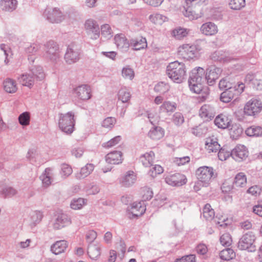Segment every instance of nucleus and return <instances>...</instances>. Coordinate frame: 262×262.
<instances>
[{
    "instance_id": "32",
    "label": "nucleus",
    "mask_w": 262,
    "mask_h": 262,
    "mask_svg": "<svg viewBox=\"0 0 262 262\" xmlns=\"http://www.w3.org/2000/svg\"><path fill=\"white\" fill-rule=\"evenodd\" d=\"M53 173L52 170L50 168H47L42 173L40 178L45 186H49L53 181Z\"/></svg>"
},
{
    "instance_id": "21",
    "label": "nucleus",
    "mask_w": 262,
    "mask_h": 262,
    "mask_svg": "<svg viewBox=\"0 0 262 262\" xmlns=\"http://www.w3.org/2000/svg\"><path fill=\"white\" fill-rule=\"evenodd\" d=\"M122 154L119 151H113L105 156L106 162L111 164H119L122 162Z\"/></svg>"
},
{
    "instance_id": "39",
    "label": "nucleus",
    "mask_w": 262,
    "mask_h": 262,
    "mask_svg": "<svg viewBox=\"0 0 262 262\" xmlns=\"http://www.w3.org/2000/svg\"><path fill=\"white\" fill-rule=\"evenodd\" d=\"M219 255L222 259L229 260L235 258V253L233 249L231 248H226L222 250L220 252Z\"/></svg>"
},
{
    "instance_id": "53",
    "label": "nucleus",
    "mask_w": 262,
    "mask_h": 262,
    "mask_svg": "<svg viewBox=\"0 0 262 262\" xmlns=\"http://www.w3.org/2000/svg\"><path fill=\"white\" fill-rule=\"evenodd\" d=\"M245 5V0H231L229 5L232 9L239 10Z\"/></svg>"
},
{
    "instance_id": "48",
    "label": "nucleus",
    "mask_w": 262,
    "mask_h": 262,
    "mask_svg": "<svg viewBox=\"0 0 262 262\" xmlns=\"http://www.w3.org/2000/svg\"><path fill=\"white\" fill-rule=\"evenodd\" d=\"M188 33V31L185 28H177L173 30V36L178 39H181L185 37Z\"/></svg>"
},
{
    "instance_id": "22",
    "label": "nucleus",
    "mask_w": 262,
    "mask_h": 262,
    "mask_svg": "<svg viewBox=\"0 0 262 262\" xmlns=\"http://www.w3.org/2000/svg\"><path fill=\"white\" fill-rule=\"evenodd\" d=\"M231 120L227 116L223 114L219 115L214 119V122L219 128L226 129L230 126Z\"/></svg>"
},
{
    "instance_id": "62",
    "label": "nucleus",
    "mask_w": 262,
    "mask_h": 262,
    "mask_svg": "<svg viewBox=\"0 0 262 262\" xmlns=\"http://www.w3.org/2000/svg\"><path fill=\"white\" fill-rule=\"evenodd\" d=\"M115 121V118L107 117L103 121L102 126L105 128H111L114 126Z\"/></svg>"
},
{
    "instance_id": "61",
    "label": "nucleus",
    "mask_w": 262,
    "mask_h": 262,
    "mask_svg": "<svg viewBox=\"0 0 262 262\" xmlns=\"http://www.w3.org/2000/svg\"><path fill=\"white\" fill-rule=\"evenodd\" d=\"M100 191V189L98 186L93 184L88 185L86 187V191L89 195L96 194Z\"/></svg>"
},
{
    "instance_id": "29",
    "label": "nucleus",
    "mask_w": 262,
    "mask_h": 262,
    "mask_svg": "<svg viewBox=\"0 0 262 262\" xmlns=\"http://www.w3.org/2000/svg\"><path fill=\"white\" fill-rule=\"evenodd\" d=\"M130 45L133 47V49L135 50H140L147 46L146 38L142 37L132 39L130 40Z\"/></svg>"
},
{
    "instance_id": "25",
    "label": "nucleus",
    "mask_w": 262,
    "mask_h": 262,
    "mask_svg": "<svg viewBox=\"0 0 262 262\" xmlns=\"http://www.w3.org/2000/svg\"><path fill=\"white\" fill-rule=\"evenodd\" d=\"M164 130L160 126L152 127L148 133V137L154 140H158L163 137Z\"/></svg>"
},
{
    "instance_id": "1",
    "label": "nucleus",
    "mask_w": 262,
    "mask_h": 262,
    "mask_svg": "<svg viewBox=\"0 0 262 262\" xmlns=\"http://www.w3.org/2000/svg\"><path fill=\"white\" fill-rule=\"evenodd\" d=\"M168 76L174 82L180 83L186 78V67L183 62L178 61L171 62L167 66Z\"/></svg>"
},
{
    "instance_id": "26",
    "label": "nucleus",
    "mask_w": 262,
    "mask_h": 262,
    "mask_svg": "<svg viewBox=\"0 0 262 262\" xmlns=\"http://www.w3.org/2000/svg\"><path fill=\"white\" fill-rule=\"evenodd\" d=\"M145 206L141 202H134L132 204L130 211L134 216L142 215L145 211Z\"/></svg>"
},
{
    "instance_id": "63",
    "label": "nucleus",
    "mask_w": 262,
    "mask_h": 262,
    "mask_svg": "<svg viewBox=\"0 0 262 262\" xmlns=\"http://www.w3.org/2000/svg\"><path fill=\"white\" fill-rule=\"evenodd\" d=\"M61 173L62 176L65 178L69 176L72 172V168L66 164H63L61 165Z\"/></svg>"
},
{
    "instance_id": "20",
    "label": "nucleus",
    "mask_w": 262,
    "mask_h": 262,
    "mask_svg": "<svg viewBox=\"0 0 262 262\" xmlns=\"http://www.w3.org/2000/svg\"><path fill=\"white\" fill-rule=\"evenodd\" d=\"M85 28L88 32L93 33L95 35L94 38L97 39L99 37L100 29L97 23L92 19H88L84 24Z\"/></svg>"
},
{
    "instance_id": "52",
    "label": "nucleus",
    "mask_w": 262,
    "mask_h": 262,
    "mask_svg": "<svg viewBox=\"0 0 262 262\" xmlns=\"http://www.w3.org/2000/svg\"><path fill=\"white\" fill-rule=\"evenodd\" d=\"M85 204V200L82 198L73 199L71 203V207L75 210L80 209Z\"/></svg>"
},
{
    "instance_id": "13",
    "label": "nucleus",
    "mask_w": 262,
    "mask_h": 262,
    "mask_svg": "<svg viewBox=\"0 0 262 262\" xmlns=\"http://www.w3.org/2000/svg\"><path fill=\"white\" fill-rule=\"evenodd\" d=\"M167 184L172 186H181L186 183L185 176L179 173L168 175L165 178Z\"/></svg>"
},
{
    "instance_id": "58",
    "label": "nucleus",
    "mask_w": 262,
    "mask_h": 262,
    "mask_svg": "<svg viewBox=\"0 0 262 262\" xmlns=\"http://www.w3.org/2000/svg\"><path fill=\"white\" fill-rule=\"evenodd\" d=\"M141 193L142 198L144 201L149 200L151 199L153 196L152 190L148 187H144L142 189Z\"/></svg>"
},
{
    "instance_id": "55",
    "label": "nucleus",
    "mask_w": 262,
    "mask_h": 262,
    "mask_svg": "<svg viewBox=\"0 0 262 262\" xmlns=\"http://www.w3.org/2000/svg\"><path fill=\"white\" fill-rule=\"evenodd\" d=\"M169 89V85L163 82L158 83L154 88V90L156 92L161 93H164L167 92Z\"/></svg>"
},
{
    "instance_id": "45",
    "label": "nucleus",
    "mask_w": 262,
    "mask_h": 262,
    "mask_svg": "<svg viewBox=\"0 0 262 262\" xmlns=\"http://www.w3.org/2000/svg\"><path fill=\"white\" fill-rule=\"evenodd\" d=\"M177 107V105L174 102H171L170 101L164 102L160 106V110L162 111L166 112L167 113L173 112L175 111Z\"/></svg>"
},
{
    "instance_id": "8",
    "label": "nucleus",
    "mask_w": 262,
    "mask_h": 262,
    "mask_svg": "<svg viewBox=\"0 0 262 262\" xmlns=\"http://www.w3.org/2000/svg\"><path fill=\"white\" fill-rule=\"evenodd\" d=\"M46 57L51 61H56L59 58V50L58 44L53 41H49L45 45Z\"/></svg>"
},
{
    "instance_id": "3",
    "label": "nucleus",
    "mask_w": 262,
    "mask_h": 262,
    "mask_svg": "<svg viewBox=\"0 0 262 262\" xmlns=\"http://www.w3.org/2000/svg\"><path fill=\"white\" fill-rule=\"evenodd\" d=\"M45 77L42 68L40 66L33 67L28 74H23L18 78L22 85L31 87L35 81H41Z\"/></svg>"
},
{
    "instance_id": "46",
    "label": "nucleus",
    "mask_w": 262,
    "mask_h": 262,
    "mask_svg": "<svg viewBox=\"0 0 262 262\" xmlns=\"http://www.w3.org/2000/svg\"><path fill=\"white\" fill-rule=\"evenodd\" d=\"M221 245L225 247H229L232 243V239L229 233H225L222 234L220 238Z\"/></svg>"
},
{
    "instance_id": "57",
    "label": "nucleus",
    "mask_w": 262,
    "mask_h": 262,
    "mask_svg": "<svg viewBox=\"0 0 262 262\" xmlns=\"http://www.w3.org/2000/svg\"><path fill=\"white\" fill-rule=\"evenodd\" d=\"M172 121L176 125L180 126L183 123L184 118L181 113L177 112L173 116Z\"/></svg>"
},
{
    "instance_id": "30",
    "label": "nucleus",
    "mask_w": 262,
    "mask_h": 262,
    "mask_svg": "<svg viewBox=\"0 0 262 262\" xmlns=\"http://www.w3.org/2000/svg\"><path fill=\"white\" fill-rule=\"evenodd\" d=\"M259 76H253L249 74L247 76V81L248 80V84L250 86L256 89L262 88V80L260 79Z\"/></svg>"
},
{
    "instance_id": "41",
    "label": "nucleus",
    "mask_w": 262,
    "mask_h": 262,
    "mask_svg": "<svg viewBox=\"0 0 262 262\" xmlns=\"http://www.w3.org/2000/svg\"><path fill=\"white\" fill-rule=\"evenodd\" d=\"M43 217L42 212L38 210L33 211L31 214V225L35 226L41 221Z\"/></svg>"
},
{
    "instance_id": "34",
    "label": "nucleus",
    "mask_w": 262,
    "mask_h": 262,
    "mask_svg": "<svg viewBox=\"0 0 262 262\" xmlns=\"http://www.w3.org/2000/svg\"><path fill=\"white\" fill-rule=\"evenodd\" d=\"M94 165L93 164H87L82 167L80 171L76 174V177L78 179H83L88 176L93 171Z\"/></svg>"
},
{
    "instance_id": "60",
    "label": "nucleus",
    "mask_w": 262,
    "mask_h": 262,
    "mask_svg": "<svg viewBox=\"0 0 262 262\" xmlns=\"http://www.w3.org/2000/svg\"><path fill=\"white\" fill-rule=\"evenodd\" d=\"M163 172V169L159 165H155L149 172V174L152 178H155L157 174L162 173Z\"/></svg>"
},
{
    "instance_id": "27",
    "label": "nucleus",
    "mask_w": 262,
    "mask_h": 262,
    "mask_svg": "<svg viewBox=\"0 0 262 262\" xmlns=\"http://www.w3.org/2000/svg\"><path fill=\"white\" fill-rule=\"evenodd\" d=\"M68 247L67 242L65 240L57 241L51 247L52 252L56 255L63 252Z\"/></svg>"
},
{
    "instance_id": "50",
    "label": "nucleus",
    "mask_w": 262,
    "mask_h": 262,
    "mask_svg": "<svg viewBox=\"0 0 262 262\" xmlns=\"http://www.w3.org/2000/svg\"><path fill=\"white\" fill-rule=\"evenodd\" d=\"M149 20L155 24H162L165 20L166 17L160 14H154L149 16Z\"/></svg>"
},
{
    "instance_id": "15",
    "label": "nucleus",
    "mask_w": 262,
    "mask_h": 262,
    "mask_svg": "<svg viewBox=\"0 0 262 262\" xmlns=\"http://www.w3.org/2000/svg\"><path fill=\"white\" fill-rule=\"evenodd\" d=\"M215 109L210 104L203 105L199 111L200 116L205 121L211 120L215 116Z\"/></svg>"
},
{
    "instance_id": "9",
    "label": "nucleus",
    "mask_w": 262,
    "mask_h": 262,
    "mask_svg": "<svg viewBox=\"0 0 262 262\" xmlns=\"http://www.w3.org/2000/svg\"><path fill=\"white\" fill-rule=\"evenodd\" d=\"M74 95L77 99L86 101L91 98V89L87 84H81L74 89Z\"/></svg>"
},
{
    "instance_id": "51",
    "label": "nucleus",
    "mask_w": 262,
    "mask_h": 262,
    "mask_svg": "<svg viewBox=\"0 0 262 262\" xmlns=\"http://www.w3.org/2000/svg\"><path fill=\"white\" fill-rule=\"evenodd\" d=\"M122 75L124 78L129 80H132L135 76L134 70L129 66H127L122 69Z\"/></svg>"
},
{
    "instance_id": "40",
    "label": "nucleus",
    "mask_w": 262,
    "mask_h": 262,
    "mask_svg": "<svg viewBox=\"0 0 262 262\" xmlns=\"http://www.w3.org/2000/svg\"><path fill=\"white\" fill-rule=\"evenodd\" d=\"M248 236L249 242L247 241V251L248 252H254L255 251V246L254 243L255 242V237L254 233L252 231H249L247 233V239Z\"/></svg>"
},
{
    "instance_id": "23",
    "label": "nucleus",
    "mask_w": 262,
    "mask_h": 262,
    "mask_svg": "<svg viewBox=\"0 0 262 262\" xmlns=\"http://www.w3.org/2000/svg\"><path fill=\"white\" fill-rule=\"evenodd\" d=\"M232 157L237 162L243 161L246 158V147L243 145H237L232 150Z\"/></svg>"
},
{
    "instance_id": "18",
    "label": "nucleus",
    "mask_w": 262,
    "mask_h": 262,
    "mask_svg": "<svg viewBox=\"0 0 262 262\" xmlns=\"http://www.w3.org/2000/svg\"><path fill=\"white\" fill-rule=\"evenodd\" d=\"M221 145L218 142V139L214 136L206 139L205 149L208 152H216L220 149Z\"/></svg>"
},
{
    "instance_id": "12",
    "label": "nucleus",
    "mask_w": 262,
    "mask_h": 262,
    "mask_svg": "<svg viewBox=\"0 0 262 262\" xmlns=\"http://www.w3.org/2000/svg\"><path fill=\"white\" fill-rule=\"evenodd\" d=\"M185 8L184 15L190 19H196L203 15L202 8L200 5H187Z\"/></svg>"
},
{
    "instance_id": "11",
    "label": "nucleus",
    "mask_w": 262,
    "mask_h": 262,
    "mask_svg": "<svg viewBox=\"0 0 262 262\" xmlns=\"http://www.w3.org/2000/svg\"><path fill=\"white\" fill-rule=\"evenodd\" d=\"M196 174L200 181L208 183L214 176L213 169L211 167H201L197 169Z\"/></svg>"
},
{
    "instance_id": "24",
    "label": "nucleus",
    "mask_w": 262,
    "mask_h": 262,
    "mask_svg": "<svg viewBox=\"0 0 262 262\" xmlns=\"http://www.w3.org/2000/svg\"><path fill=\"white\" fill-rule=\"evenodd\" d=\"M201 32L206 35H213L217 32V27L213 23L208 22L203 24L201 27Z\"/></svg>"
},
{
    "instance_id": "44",
    "label": "nucleus",
    "mask_w": 262,
    "mask_h": 262,
    "mask_svg": "<svg viewBox=\"0 0 262 262\" xmlns=\"http://www.w3.org/2000/svg\"><path fill=\"white\" fill-rule=\"evenodd\" d=\"M262 135V128L260 126H253L247 129V136L258 137Z\"/></svg>"
},
{
    "instance_id": "64",
    "label": "nucleus",
    "mask_w": 262,
    "mask_h": 262,
    "mask_svg": "<svg viewBox=\"0 0 262 262\" xmlns=\"http://www.w3.org/2000/svg\"><path fill=\"white\" fill-rule=\"evenodd\" d=\"M195 256L194 255L191 254L178 259L174 262H195Z\"/></svg>"
},
{
    "instance_id": "19",
    "label": "nucleus",
    "mask_w": 262,
    "mask_h": 262,
    "mask_svg": "<svg viewBox=\"0 0 262 262\" xmlns=\"http://www.w3.org/2000/svg\"><path fill=\"white\" fill-rule=\"evenodd\" d=\"M70 224V219L65 214H60L57 216L53 223L55 230H59Z\"/></svg>"
},
{
    "instance_id": "17",
    "label": "nucleus",
    "mask_w": 262,
    "mask_h": 262,
    "mask_svg": "<svg viewBox=\"0 0 262 262\" xmlns=\"http://www.w3.org/2000/svg\"><path fill=\"white\" fill-rule=\"evenodd\" d=\"M115 43L117 48L122 52L127 51L130 46V43L128 39L124 34H117L114 37Z\"/></svg>"
},
{
    "instance_id": "49",
    "label": "nucleus",
    "mask_w": 262,
    "mask_h": 262,
    "mask_svg": "<svg viewBox=\"0 0 262 262\" xmlns=\"http://www.w3.org/2000/svg\"><path fill=\"white\" fill-rule=\"evenodd\" d=\"M232 150H227L224 147L219 150L218 157L221 161L226 160L230 156L232 157Z\"/></svg>"
},
{
    "instance_id": "4",
    "label": "nucleus",
    "mask_w": 262,
    "mask_h": 262,
    "mask_svg": "<svg viewBox=\"0 0 262 262\" xmlns=\"http://www.w3.org/2000/svg\"><path fill=\"white\" fill-rule=\"evenodd\" d=\"M204 41H198L195 44H184L178 49V54L187 60L193 59L196 57L199 51L202 49L201 45L204 43Z\"/></svg>"
},
{
    "instance_id": "54",
    "label": "nucleus",
    "mask_w": 262,
    "mask_h": 262,
    "mask_svg": "<svg viewBox=\"0 0 262 262\" xmlns=\"http://www.w3.org/2000/svg\"><path fill=\"white\" fill-rule=\"evenodd\" d=\"M101 35L105 38H110L112 36V30L108 24H104L101 27Z\"/></svg>"
},
{
    "instance_id": "37",
    "label": "nucleus",
    "mask_w": 262,
    "mask_h": 262,
    "mask_svg": "<svg viewBox=\"0 0 262 262\" xmlns=\"http://www.w3.org/2000/svg\"><path fill=\"white\" fill-rule=\"evenodd\" d=\"M236 96V94L234 93V90L232 88L225 90L221 93L220 96V100L221 101L228 103L229 102Z\"/></svg>"
},
{
    "instance_id": "43",
    "label": "nucleus",
    "mask_w": 262,
    "mask_h": 262,
    "mask_svg": "<svg viewBox=\"0 0 262 262\" xmlns=\"http://www.w3.org/2000/svg\"><path fill=\"white\" fill-rule=\"evenodd\" d=\"M210 58L214 61H219L221 62L230 61V58L226 57L221 51H215L210 55Z\"/></svg>"
},
{
    "instance_id": "31",
    "label": "nucleus",
    "mask_w": 262,
    "mask_h": 262,
    "mask_svg": "<svg viewBox=\"0 0 262 262\" xmlns=\"http://www.w3.org/2000/svg\"><path fill=\"white\" fill-rule=\"evenodd\" d=\"M88 254L92 259H97L100 255V247L98 245L90 244L88 248Z\"/></svg>"
},
{
    "instance_id": "6",
    "label": "nucleus",
    "mask_w": 262,
    "mask_h": 262,
    "mask_svg": "<svg viewBox=\"0 0 262 262\" xmlns=\"http://www.w3.org/2000/svg\"><path fill=\"white\" fill-rule=\"evenodd\" d=\"M44 15L52 24H59L66 19V15L57 7L47 8L45 10Z\"/></svg>"
},
{
    "instance_id": "38",
    "label": "nucleus",
    "mask_w": 262,
    "mask_h": 262,
    "mask_svg": "<svg viewBox=\"0 0 262 262\" xmlns=\"http://www.w3.org/2000/svg\"><path fill=\"white\" fill-rule=\"evenodd\" d=\"M5 91L9 93H15L17 90L15 82L11 79H6L3 83Z\"/></svg>"
},
{
    "instance_id": "59",
    "label": "nucleus",
    "mask_w": 262,
    "mask_h": 262,
    "mask_svg": "<svg viewBox=\"0 0 262 262\" xmlns=\"http://www.w3.org/2000/svg\"><path fill=\"white\" fill-rule=\"evenodd\" d=\"M2 193L5 197H12L17 193V191L13 187H6L2 190Z\"/></svg>"
},
{
    "instance_id": "10",
    "label": "nucleus",
    "mask_w": 262,
    "mask_h": 262,
    "mask_svg": "<svg viewBox=\"0 0 262 262\" xmlns=\"http://www.w3.org/2000/svg\"><path fill=\"white\" fill-rule=\"evenodd\" d=\"M222 70L221 68L215 66H211L206 70L205 75V82L206 81L209 85H213L215 81L220 77Z\"/></svg>"
},
{
    "instance_id": "36",
    "label": "nucleus",
    "mask_w": 262,
    "mask_h": 262,
    "mask_svg": "<svg viewBox=\"0 0 262 262\" xmlns=\"http://www.w3.org/2000/svg\"><path fill=\"white\" fill-rule=\"evenodd\" d=\"M233 186L236 188H243L246 185V175L244 172L238 173L234 178Z\"/></svg>"
},
{
    "instance_id": "42",
    "label": "nucleus",
    "mask_w": 262,
    "mask_h": 262,
    "mask_svg": "<svg viewBox=\"0 0 262 262\" xmlns=\"http://www.w3.org/2000/svg\"><path fill=\"white\" fill-rule=\"evenodd\" d=\"M214 210L209 204L205 205L203 209V215L207 220H212L214 217Z\"/></svg>"
},
{
    "instance_id": "5",
    "label": "nucleus",
    "mask_w": 262,
    "mask_h": 262,
    "mask_svg": "<svg viewBox=\"0 0 262 262\" xmlns=\"http://www.w3.org/2000/svg\"><path fill=\"white\" fill-rule=\"evenodd\" d=\"M58 126L60 129L67 134H71L74 130L75 124L74 114L69 112L66 114L59 115Z\"/></svg>"
},
{
    "instance_id": "16",
    "label": "nucleus",
    "mask_w": 262,
    "mask_h": 262,
    "mask_svg": "<svg viewBox=\"0 0 262 262\" xmlns=\"http://www.w3.org/2000/svg\"><path fill=\"white\" fill-rule=\"evenodd\" d=\"M137 176L133 171H128L119 180L121 185L125 187L132 186L136 181Z\"/></svg>"
},
{
    "instance_id": "33",
    "label": "nucleus",
    "mask_w": 262,
    "mask_h": 262,
    "mask_svg": "<svg viewBox=\"0 0 262 262\" xmlns=\"http://www.w3.org/2000/svg\"><path fill=\"white\" fill-rule=\"evenodd\" d=\"M155 158V154L152 151L142 155L140 158V161L145 167L152 165Z\"/></svg>"
},
{
    "instance_id": "14",
    "label": "nucleus",
    "mask_w": 262,
    "mask_h": 262,
    "mask_svg": "<svg viewBox=\"0 0 262 262\" xmlns=\"http://www.w3.org/2000/svg\"><path fill=\"white\" fill-rule=\"evenodd\" d=\"M262 110V103L257 99L250 100L247 104V115L254 116L260 112Z\"/></svg>"
},
{
    "instance_id": "56",
    "label": "nucleus",
    "mask_w": 262,
    "mask_h": 262,
    "mask_svg": "<svg viewBox=\"0 0 262 262\" xmlns=\"http://www.w3.org/2000/svg\"><path fill=\"white\" fill-rule=\"evenodd\" d=\"M231 135L234 139L239 137L243 133V128L238 125H235L231 128Z\"/></svg>"
},
{
    "instance_id": "2",
    "label": "nucleus",
    "mask_w": 262,
    "mask_h": 262,
    "mask_svg": "<svg viewBox=\"0 0 262 262\" xmlns=\"http://www.w3.org/2000/svg\"><path fill=\"white\" fill-rule=\"evenodd\" d=\"M204 74V70L201 67L194 69L191 71L188 83L192 92L197 94L201 92L203 89L202 84L205 82Z\"/></svg>"
},
{
    "instance_id": "47",
    "label": "nucleus",
    "mask_w": 262,
    "mask_h": 262,
    "mask_svg": "<svg viewBox=\"0 0 262 262\" xmlns=\"http://www.w3.org/2000/svg\"><path fill=\"white\" fill-rule=\"evenodd\" d=\"M18 121L20 124L23 126L28 125L30 121V114L28 112L21 114L18 117Z\"/></svg>"
},
{
    "instance_id": "28",
    "label": "nucleus",
    "mask_w": 262,
    "mask_h": 262,
    "mask_svg": "<svg viewBox=\"0 0 262 262\" xmlns=\"http://www.w3.org/2000/svg\"><path fill=\"white\" fill-rule=\"evenodd\" d=\"M17 5V0H1L0 7L3 10L12 12L14 10Z\"/></svg>"
},
{
    "instance_id": "35",
    "label": "nucleus",
    "mask_w": 262,
    "mask_h": 262,
    "mask_svg": "<svg viewBox=\"0 0 262 262\" xmlns=\"http://www.w3.org/2000/svg\"><path fill=\"white\" fill-rule=\"evenodd\" d=\"M131 98L130 91L126 88H122L118 93V99L122 103H128Z\"/></svg>"
},
{
    "instance_id": "7",
    "label": "nucleus",
    "mask_w": 262,
    "mask_h": 262,
    "mask_svg": "<svg viewBox=\"0 0 262 262\" xmlns=\"http://www.w3.org/2000/svg\"><path fill=\"white\" fill-rule=\"evenodd\" d=\"M80 58V50L75 43H72L68 45L64 54L66 62L71 64L77 62Z\"/></svg>"
}]
</instances>
